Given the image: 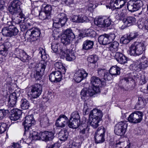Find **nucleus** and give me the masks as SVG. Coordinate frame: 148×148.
Instances as JSON below:
<instances>
[{"label":"nucleus","mask_w":148,"mask_h":148,"mask_svg":"<svg viewBox=\"0 0 148 148\" xmlns=\"http://www.w3.org/2000/svg\"><path fill=\"white\" fill-rule=\"evenodd\" d=\"M103 116L102 111L95 108L91 111L89 114L88 123L93 128H96L99 126Z\"/></svg>","instance_id":"1"},{"label":"nucleus","mask_w":148,"mask_h":148,"mask_svg":"<svg viewBox=\"0 0 148 148\" xmlns=\"http://www.w3.org/2000/svg\"><path fill=\"white\" fill-rule=\"evenodd\" d=\"M145 46L143 42H135L130 47V53L131 55L139 56L145 50Z\"/></svg>","instance_id":"2"},{"label":"nucleus","mask_w":148,"mask_h":148,"mask_svg":"<svg viewBox=\"0 0 148 148\" xmlns=\"http://www.w3.org/2000/svg\"><path fill=\"white\" fill-rule=\"evenodd\" d=\"M60 53L61 57L62 58H66L67 60L71 61L75 60L76 58L74 51L72 49H68L66 47H63L62 49L60 48Z\"/></svg>","instance_id":"3"},{"label":"nucleus","mask_w":148,"mask_h":148,"mask_svg":"<svg viewBox=\"0 0 148 148\" xmlns=\"http://www.w3.org/2000/svg\"><path fill=\"white\" fill-rule=\"evenodd\" d=\"M127 121H121L116 124L114 127L115 133L120 136L124 134L127 127Z\"/></svg>","instance_id":"4"},{"label":"nucleus","mask_w":148,"mask_h":148,"mask_svg":"<svg viewBox=\"0 0 148 148\" xmlns=\"http://www.w3.org/2000/svg\"><path fill=\"white\" fill-rule=\"evenodd\" d=\"M67 20L66 15L64 13H61L58 15L57 17L55 18L53 24V27L59 28L60 26H64Z\"/></svg>","instance_id":"5"},{"label":"nucleus","mask_w":148,"mask_h":148,"mask_svg":"<svg viewBox=\"0 0 148 148\" xmlns=\"http://www.w3.org/2000/svg\"><path fill=\"white\" fill-rule=\"evenodd\" d=\"M143 114L140 111H135L129 116L127 119L128 121L134 123H140L142 120Z\"/></svg>","instance_id":"6"},{"label":"nucleus","mask_w":148,"mask_h":148,"mask_svg":"<svg viewBox=\"0 0 148 148\" xmlns=\"http://www.w3.org/2000/svg\"><path fill=\"white\" fill-rule=\"evenodd\" d=\"M143 5L142 1L140 0H132L128 2L127 7L129 11L134 12L138 10Z\"/></svg>","instance_id":"7"},{"label":"nucleus","mask_w":148,"mask_h":148,"mask_svg":"<svg viewBox=\"0 0 148 148\" xmlns=\"http://www.w3.org/2000/svg\"><path fill=\"white\" fill-rule=\"evenodd\" d=\"M112 21L110 17L96 18L94 20L95 25L99 27H107L110 25Z\"/></svg>","instance_id":"8"},{"label":"nucleus","mask_w":148,"mask_h":148,"mask_svg":"<svg viewBox=\"0 0 148 148\" xmlns=\"http://www.w3.org/2000/svg\"><path fill=\"white\" fill-rule=\"evenodd\" d=\"M42 91V86L39 84L33 85L31 91L28 93V95L33 99L38 98L41 94Z\"/></svg>","instance_id":"9"},{"label":"nucleus","mask_w":148,"mask_h":148,"mask_svg":"<svg viewBox=\"0 0 148 148\" xmlns=\"http://www.w3.org/2000/svg\"><path fill=\"white\" fill-rule=\"evenodd\" d=\"M28 130V133L27 132L25 133V134H27L29 136L28 138L27 139V140L24 141L22 139L20 141L21 143H23L25 142L26 143L29 142H30L32 140H42L41 134L42 132L38 133L37 132L34 131L33 130L30 131Z\"/></svg>","instance_id":"10"},{"label":"nucleus","mask_w":148,"mask_h":148,"mask_svg":"<svg viewBox=\"0 0 148 148\" xmlns=\"http://www.w3.org/2000/svg\"><path fill=\"white\" fill-rule=\"evenodd\" d=\"M21 2L18 0H14L11 1L9 8V10L12 14H16L21 12L20 8Z\"/></svg>","instance_id":"11"},{"label":"nucleus","mask_w":148,"mask_h":148,"mask_svg":"<svg viewBox=\"0 0 148 148\" xmlns=\"http://www.w3.org/2000/svg\"><path fill=\"white\" fill-rule=\"evenodd\" d=\"M133 69L135 71H138L144 69L148 66V61L145 58H141L140 61L136 62L133 64Z\"/></svg>","instance_id":"12"},{"label":"nucleus","mask_w":148,"mask_h":148,"mask_svg":"<svg viewBox=\"0 0 148 148\" xmlns=\"http://www.w3.org/2000/svg\"><path fill=\"white\" fill-rule=\"evenodd\" d=\"M46 64L45 62L43 61L39 64L38 66L36 67V72L34 74V77L36 79H40L45 70Z\"/></svg>","instance_id":"13"},{"label":"nucleus","mask_w":148,"mask_h":148,"mask_svg":"<svg viewBox=\"0 0 148 148\" xmlns=\"http://www.w3.org/2000/svg\"><path fill=\"white\" fill-rule=\"evenodd\" d=\"M14 53L16 58H19L23 62H27L30 59V56L28 55L23 50L18 48L15 49Z\"/></svg>","instance_id":"14"},{"label":"nucleus","mask_w":148,"mask_h":148,"mask_svg":"<svg viewBox=\"0 0 148 148\" xmlns=\"http://www.w3.org/2000/svg\"><path fill=\"white\" fill-rule=\"evenodd\" d=\"M14 53L16 58H19L23 62H27L30 59V56L28 55L23 50L18 48L15 49Z\"/></svg>","instance_id":"15"},{"label":"nucleus","mask_w":148,"mask_h":148,"mask_svg":"<svg viewBox=\"0 0 148 148\" xmlns=\"http://www.w3.org/2000/svg\"><path fill=\"white\" fill-rule=\"evenodd\" d=\"M35 123L33 115L31 114L25 117V119L23 123V124L25 129V133L28 132L30 127Z\"/></svg>","instance_id":"16"},{"label":"nucleus","mask_w":148,"mask_h":148,"mask_svg":"<svg viewBox=\"0 0 148 148\" xmlns=\"http://www.w3.org/2000/svg\"><path fill=\"white\" fill-rule=\"evenodd\" d=\"M88 75V73L85 70L80 69L78 70L74 74V79L76 82L79 83L85 79Z\"/></svg>","instance_id":"17"},{"label":"nucleus","mask_w":148,"mask_h":148,"mask_svg":"<svg viewBox=\"0 0 148 148\" xmlns=\"http://www.w3.org/2000/svg\"><path fill=\"white\" fill-rule=\"evenodd\" d=\"M62 72L59 70L52 72L49 75V80L52 82H60L62 77Z\"/></svg>","instance_id":"18"},{"label":"nucleus","mask_w":148,"mask_h":148,"mask_svg":"<svg viewBox=\"0 0 148 148\" xmlns=\"http://www.w3.org/2000/svg\"><path fill=\"white\" fill-rule=\"evenodd\" d=\"M68 121V119L65 115H60L56 120V125L58 127H64L67 125Z\"/></svg>","instance_id":"19"},{"label":"nucleus","mask_w":148,"mask_h":148,"mask_svg":"<svg viewBox=\"0 0 148 148\" xmlns=\"http://www.w3.org/2000/svg\"><path fill=\"white\" fill-rule=\"evenodd\" d=\"M29 31L30 32L29 38L31 41H35L39 39L41 34L40 30L39 28H32L30 29Z\"/></svg>","instance_id":"20"},{"label":"nucleus","mask_w":148,"mask_h":148,"mask_svg":"<svg viewBox=\"0 0 148 148\" xmlns=\"http://www.w3.org/2000/svg\"><path fill=\"white\" fill-rule=\"evenodd\" d=\"M90 83L92 86L99 88L104 86L106 84L105 81H102L98 77L95 76H92L91 77Z\"/></svg>","instance_id":"21"},{"label":"nucleus","mask_w":148,"mask_h":148,"mask_svg":"<svg viewBox=\"0 0 148 148\" xmlns=\"http://www.w3.org/2000/svg\"><path fill=\"white\" fill-rule=\"evenodd\" d=\"M11 110V113L10 116V119L14 121L18 119L21 114V111L17 109L14 108H13Z\"/></svg>","instance_id":"22"},{"label":"nucleus","mask_w":148,"mask_h":148,"mask_svg":"<svg viewBox=\"0 0 148 148\" xmlns=\"http://www.w3.org/2000/svg\"><path fill=\"white\" fill-rule=\"evenodd\" d=\"M136 21V18L133 16H129L123 20L124 24L122 26V28H124L128 26L132 25Z\"/></svg>","instance_id":"23"},{"label":"nucleus","mask_w":148,"mask_h":148,"mask_svg":"<svg viewBox=\"0 0 148 148\" xmlns=\"http://www.w3.org/2000/svg\"><path fill=\"white\" fill-rule=\"evenodd\" d=\"M114 57L119 63L121 64L125 63L127 61V58L123 54L120 52H116Z\"/></svg>","instance_id":"24"},{"label":"nucleus","mask_w":148,"mask_h":148,"mask_svg":"<svg viewBox=\"0 0 148 148\" xmlns=\"http://www.w3.org/2000/svg\"><path fill=\"white\" fill-rule=\"evenodd\" d=\"M54 134L51 132L45 131L42 132L41 134L42 140L47 141L51 140L53 138Z\"/></svg>","instance_id":"25"},{"label":"nucleus","mask_w":148,"mask_h":148,"mask_svg":"<svg viewBox=\"0 0 148 148\" xmlns=\"http://www.w3.org/2000/svg\"><path fill=\"white\" fill-rule=\"evenodd\" d=\"M17 96L16 92H14L10 94L9 99V106L13 108L16 103Z\"/></svg>","instance_id":"26"},{"label":"nucleus","mask_w":148,"mask_h":148,"mask_svg":"<svg viewBox=\"0 0 148 148\" xmlns=\"http://www.w3.org/2000/svg\"><path fill=\"white\" fill-rule=\"evenodd\" d=\"M80 124V120H76L70 119L68 122V126L70 128L76 129L79 127Z\"/></svg>","instance_id":"27"},{"label":"nucleus","mask_w":148,"mask_h":148,"mask_svg":"<svg viewBox=\"0 0 148 148\" xmlns=\"http://www.w3.org/2000/svg\"><path fill=\"white\" fill-rule=\"evenodd\" d=\"M93 41L87 40L84 42L83 48L86 50L90 49L93 47Z\"/></svg>","instance_id":"28"},{"label":"nucleus","mask_w":148,"mask_h":148,"mask_svg":"<svg viewBox=\"0 0 148 148\" xmlns=\"http://www.w3.org/2000/svg\"><path fill=\"white\" fill-rule=\"evenodd\" d=\"M88 90L90 96H92L95 94L99 93L100 92L99 88L95 87L93 86L88 88Z\"/></svg>","instance_id":"29"},{"label":"nucleus","mask_w":148,"mask_h":148,"mask_svg":"<svg viewBox=\"0 0 148 148\" xmlns=\"http://www.w3.org/2000/svg\"><path fill=\"white\" fill-rule=\"evenodd\" d=\"M106 34L100 36L98 38V42L101 44L105 45L109 44Z\"/></svg>","instance_id":"30"},{"label":"nucleus","mask_w":148,"mask_h":148,"mask_svg":"<svg viewBox=\"0 0 148 148\" xmlns=\"http://www.w3.org/2000/svg\"><path fill=\"white\" fill-rule=\"evenodd\" d=\"M39 121L41 126L45 127L49 125V120L46 115L41 117L39 119Z\"/></svg>","instance_id":"31"},{"label":"nucleus","mask_w":148,"mask_h":148,"mask_svg":"<svg viewBox=\"0 0 148 148\" xmlns=\"http://www.w3.org/2000/svg\"><path fill=\"white\" fill-rule=\"evenodd\" d=\"M59 137L60 140H66L68 136V133L66 130H62L59 133Z\"/></svg>","instance_id":"32"},{"label":"nucleus","mask_w":148,"mask_h":148,"mask_svg":"<svg viewBox=\"0 0 148 148\" xmlns=\"http://www.w3.org/2000/svg\"><path fill=\"white\" fill-rule=\"evenodd\" d=\"M80 94L81 99L85 101H86L90 96L88 89L86 88H84L82 90Z\"/></svg>","instance_id":"33"},{"label":"nucleus","mask_w":148,"mask_h":148,"mask_svg":"<svg viewBox=\"0 0 148 148\" xmlns=\"http://www.w3.org/2000/svg\"><path fill=\"white\" fill-rule=\"evenodd\" d=\"M146 104V101L144 98L139 97L138 101L136 105V108L140 109L143 108Z\"/></svg>","instance_id":"34"},{"label":"nucleus","mask_w":148,"mask_h":148,"mask_svg":"<svg viewBox=\"0 0 148 148\" xmlns=\"http://www.w3.org/2000/svg\"><path fill=\"white\" fill-rule=\"evenodd\" d=\"M54 66L56 69L60 70V71H61L62 73L64 74L65 73L66 69L61 62H56L54 64Z\"/></svg>","instance_id":"35"},{"label":"nucleus","mask_w":148,"mask_h":148,"mask_svg":"<svg viewBox=\"0 0 148 148\" xmlns=\"http://www.w3.org/2000/svg\"><path fill=\"white\" fill-rule=\"evenodd\" d=\"M119 46V43L117 42H112L109 47V50L112 52H115L117 51Z\"/></svg>","instance_id":"36"},{"label":"nucleus","mask_w":148,"mask_h":148,"mask_svg":"<svg viewBox=\"0 0 148 148\" xmlns=\"http://www.w3.org/2000/svg\"><path fill=\"white\" fill-rule=\"evenodd\" d=\"M21 106L24 110L28 109L29 106V102L25 99H22L20 101Z\"/></svg>","instance_id":"37"},{"label":"nucleus","mask_w":148,"mask_h":148,"mask_svg":"<svg viewBox=\"0 0 148 148\" xmlns=\"http://www.w3.org/2000/svg\"><path fill=\"white\" fill-rule=\"evenodd\" d=\"M113 75L120 74V68L116 66H114L111 68L109 71Z\"/></svg>","instance_id":"38"},{"label":"nucleus","mask_w":148,"mask_h":148,"mask_svg":"<svg viewBox=\"0 0 148 148\" xmlns=\"http://www.w3.org/2000/svg\"><path fill=\"white\" fill-rule=\"evenodd\" d=\"M118 14L116 16V18L117 20H122L126 15V10L125 9L122 10V11L120 10L118 11L116 13Z\"/></svg>","instance_id":"39"},{"label":"nucleus","mask_w":148,"mask_h":148,"mask_svg":"<svg viewBox=\"0 0 148 148\" xmlns=\"http://www.w3.org/2000/svg\"><path fill=\"white\" fill-rule=\"evenodd\" d=\"M63 34L61 39V42L66 45L69 44L71 41L73 39Z\"/></svg>","instance_id":"40"},{"label":"nucleus","mask_w":148,"mask_h":148,"mask_svg":"<svg viewBox=\"0 0 148 148\" xmlns=\"http://www.w3.org/2000/svg\"><path fill=\"white\" fill-rule=\"evenodd\" d=\"M88 61L90 63H95L98 60L97 56L95 55H92L89 56L88 58Z\"/></svg>","instance_id":"41"},{"label":"nucleus","mask_w":148,"mask_h":148,"mask_svg":"<svg viewBox=\"0 0 148 148\" xmlns=\"http://www.w3.org/2000/svg\"><path fill=\"white\" fill-rule=\"evenodd\" d=\"M63 35L67 36L73 39L75 38V36L71 29H66L64 32Z\"/></svg>","instance_id":"42"},{"label":"nucleus","mask_w":148,"mask_h":148,"mask_svg":"<svg viewBox=\"0 0 148 148\" xmlns=\"http://www.w3.org/2000/svg\"><path fill=\"white\" fill-rule=\"evenodd\" d=\"M94 137L95 142L97 144L102 143L105 140L104 136H103L95 134Z\"/></svg>","instance_id":"43"},{"label":"nucleus","mask_w":148,"mask_h":148,"mask_svg":"<svg viewBox=\"0 0 148 148\" xmlns=\"http://www.w3.org/2000/svg\"><path fill=\"white\" fill-rule=\"evenodd\" d=\"M89 132L88 129L87 128H84L81 130L79 132V135L80 137L83 138L84 137H86L88 136Z\"/></svg>","instance_id":"44"},{"label":"nucleus","mask_w":148,"mask_h":148,"mask_svg":"<svg viewBox=\"0 0 148 148\" xmlns=\"http://www.w3.org/2000/svg\"><path fill=\"white\" fill-rule=\"evenodd\" d=\"M78 23H83L87 22L89 20L87 17L82 14L77 15Z\"/></svg>","instance_id":"45"},{"label":"nucleus","mask_w":148,"mask_h":148,"mask_svg":"<svg viewBox=\"0 0 148 148\" xmlns=\"http://www.w3.org/2000/svg\"><path fill=\"white\" fill-rule=\"evenodd\" d=\"M39 50V54L40 55L41 57L43 60H45L48 56L45 50L42 48H40Z\"/></svg>","instance_id":"46"},{"label":"nucleus","mask_w":148,"mask_h":148,"mask_svg":"<svg viewBox=\"0 0 148 148\" xmlns=\"http://www.w3.org/2000/svg\"><path fill=\"white\" fill-rule=\"evenodd\" d=\"M114 1L117 9L122 8L125 5V1L124 0H115Z\"/></svg>","instance_id":"47"},{"label":"nucleus","mask_w":148,"mask_h":148,"mask_svg":"<svg viewBox=\"0 0 148 148\" xmlns=\"http://www.w3.org/2000/svg\"><path fill=\"white\" fill-rule=\"evenodd\" d=\"M10 29L9 27H3L2 30V34L5 36L11 37Z\"/></svg>","instance_id":"48"},{"label":"nucleus","mask_w":148,"mask_h":148,"mask_svg":"<svg viewBox=\"0 0 148 148\" xmlns=\"http://www.w3.org/2000/svg\"><path fill=\"white\" fill-rule=\"evenodd\" d=\"M18 16H17V19L18 20V21L17 22V23L20 24L24 22L25 20V18L24 15L22 13L19 12Z\"/></svg>","instance_id":"49"},{"label":"nucleus","mask_w":148,"mask_h":148,"mask_svg":"<svg viewBox=\"0 0 148 148\" xmlns=\"http://www.w3.org/2000/svg\"><path fill=\"white\" fill-rule=\"evenodd\" d=\"M136 74L134 73H130L128 74L127 76L124 78L126 82H129L132 80H134L135 79Z\"/></svg>","instance_id":"50"},{"label":"nucleus","mask_w":148,"mask_h":148,"mask_svg":"<svg viewBox=\"0 0 148 148\" xmlns=\"http://www.w3.org/2000/svg\"><path fill=\"white\" fill-rule=\"evenodd\" d=\"M19 24L21 31H23L27 29L31 25L30 23L25 22Z\"/></svg>","instance_id":"51"},{"label":"nucleus","mask_w":148,"mask_h":148,"mask_svg":"<svg viewBox=\"0 0 148 148\" xmlns=\"http://www.w3.org/2000/svg\"><path fill=\"white\" fill-rule=\"evenodd\" d=\"M52 9V7L51 5H47L44 7V11L47 14L48 16H50Z\"/></svg>","instance_id":"52"},{"label":"nucleus","mask_w":148,"mask_h":148,"mask_svg":"<svg viewBox=\"0 0 148 148\" xmlns=\"http://www.w3.org/2000/svg\"><path fill=\"white\" fill-rule=\"evenodd\" d=\"M7 129V125L4 123H0V134L4 132Z\"/></svg>","instance_id":"53"},{"label":"nucleus","mask_w":148,"mask_h":148,"mask_svg":"<svg viewBox=\"0 0 148 148\" xmlns=\"http://www.w3.org/2000/svg\"><path fill=\"white\" fill-rule=\"evenodd\" d=\"M10 43L8 42H7L0 46V51L1 52L3 51L6 52L8 49Z\"/></svg>","instance_id":"54"},{"label":"nucleus","mask_w":148,"mask_h":148,"mask_svg":"<svg viewBox=\"0 0 148 148\" xmlns=\"http://www.w3.org/2000/svg\"><path fill=\"white\" fill-rule=\"evenodd\" d=\"M9 110L0 109V120H2L5 117L7 114L9 112Z\"/></svg>","instance_id":"55"},{"label":"nucleus","mask_w":148,"mask_h":148,"mask_svg":"<svg viewBox=\"0 0 148 148\" xmlns=\"http://www.w3.org/2000/svg\"><path fill=\"white\" fill-rule=\"evenodd\" d=\"M105 130L103 127H101L98 128L95 134L99 135H102L104 136L105 133Z\"/></svg>","instance_id":"56"},{"label":"nucleus","mask_w":148,"mask_h":148,"mask_svg":"<svg viewBox=\"0 0 148 148\" xmlns=\"http://www.w3.org/2000/svg\"><path fill=\"white\" fill-rule=\"evenodd\" d=\"M85 35L87 36L93 37L95 36V32L94 31L91 30L90 29H88L85 32Z\"/></svg>","instance_id":"57"},{"label":"nucleus","mask_w":148,"mask_h":148,"mask_svg":"<svg viewBox=\"0 0 148 148\" xmlns=\"http://www.w3.org/2000/svg\"><path fill=\"white\" fill-rule=\"evenodd\" d=\"M50 17V16H48L47 14L44 12H40L39 14V18L42 20L48 19Z\"/></svg>","instance_id":"58"},{"label":"nucleus","mask_w":148,"mask_h":148,"mask_svg":"<svg viewBox=\"0 0 148 148\" xmlns=\"http://www.w3.org/2000/svg\"><path fill=\"white\" fill-rule=\"evenodd\" d=\"M80 116L78 113L76 111L73 112L71 115V117L70 119L76 120H80Z\"/></svg>","instance_id":"59"},{"label":"nucleus","mask_w":148,"mask_h":148,"mask_svg":"<svg viewBox=\"0 0 148 148\" xmlns=\"http://www.w3.org/2000/svg\"><path fill=\"white\" fill-rule=\"evenodd\" d=\"M89 102L90 101H86L84 102L83 110L84 112H85V114H87L89 112L90 106Z\"/></svg>","instance_id":"60"},{"label":"nucleus","mask_w":148,"mask_h":148,"mask_svg":"<svg viewBox=\"0 0 148 148\" xmlns=\"http://www.w3.org/2000/svg\"><path fill=\"white\" fill-rule=\"evenodd\" d=\"M60 47V49H62L64 47H61L60 46V44L59 43H56V44H52L51 45V49L54 53L57 52L58 50V47Z\"/></svg>","instance_id":"61"},{"label":"nucleus","mask_w":148,"mask_h":148,"mask_svg":"<svg viewBox=\"0 0 148 148\" xmlns=\"http://www.w3.org/2000/svg\"><path fill=\"white\" fill-rule=\"evenodd\" d=\"M130 40L126 35L122 37L120 39L121 42L124 44H127L128 43Z\"/></svg>","instance_id":"62"},{"label":"nucleus","mask_w":148,"mask_h":148,"mask_svg":"<svg viewBox=\"0 0 148 148\" xmlns=\"http://www.w3.org/2000/svg\"><path fill=\"white\" fill-rule=\"evenodd\" d=\"M113 75L111 74L109 71V72L107 71L106 74L104 75V79L103 81H105L106 79L108 80H111L112 79V77Z\"/></svg>","instance_id":"63"},{"label":"nucleus","mask_w":148,"mask_h":148,"mask_svg":"<svg viewBox=\"0 0 148 148\" xmlns=\"http://www.w3.org/2000/svg\"><path fill=\"white\" fill-rule=\"evenodd\" d=\"M10 34H11L10 36H12L13 35H16L18 33V31L17 28L14 27L13 26L12 28H10Z\"/></svg>","instance_id":"64"}]
</instances>
